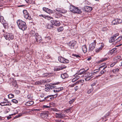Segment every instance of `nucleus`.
Masks as SVG:
<instances>
[{
	"label": "nucleus",
	"mask_w": 122,
	"mask_h": 122,
	"mask_svg": "<svg viewBox=\"0 0 122 122\" xmlns=\"http://www.w3.org/2000/svg\"><path fill=\"white\" fill-rule=\"evenodd\" d=\"M17 23L19 28L23 30H25L27 28V26L25 22L21 20H18L17 21Z\"/></svg>",
	"instance_id": "obj_1"
},
{
	"label": "nucleus",
	"mask_w": 122,
	"mask_h": 122,
	"mask_svg": "<svg viewBox=\"0 0 122 122\" xmlns=\"http://www.w3.org/2000/svg\"><path fill=\"white\" fill-rule=\"evenodd\" d=\"M69 9L71 12L73 13L80 14L81 12V9H79L78 8H76L72 5L70 6Z\"/></svg>",
	"instance_id": "obj_2"
},
{
	"label": "nucleus",
	"mask_w": 122,
	"mask_h": 122,
	"mask_svg": "<svg viewBox=\"0 0 122 122\" xmlns=\"http://www.w3.org/2000/svg\"><path fill=\"white\" fill-rule=\"evenodd\" d=\"M4 36L6 40H12L14 39V36L11 34L7 33L4 35Z\"/></svg>",
	"instance_id": "obj_3"
},
{
	"label": "nucleus",
	"mask_w": 122,
	"mask_h": 122,
	"mask_svg": "<svg viewBox=\"0 0 122 122\" xmlns=\"http://www.w3.org/2000/svg\"><path fill=\"white\" fill-rule=\"evenodd\" d=\"M93 73H86L84 75L85 76V79L86 81H88L92 78Z\"/></svg>",
	"instance_id": "obj_4"
},
{
	"label": "nucleus",
	"mask_w": 122,
	"mask_h": 122,
	"mask_svg": "<svg viewBox=\"0 0 122 122\" xmlns=\"http://www.w3.org/2000/svg\"><path fill=\"white\" fill-rule=\"evenodd\" d=\"M58 60L59 61L64 63H68L69 62V60L61 56L58 57Z\"/></svg>",
	"instance_id": "obj_5"
},
{
	"label": "nucleus",
	"mask_w": 122,
	"mask_h": 122,
	"mask_svg": "<svg viewBox=\"0 0 122 122\" xmlns=\"http://www.w3.org/2000/svg\"><path fill=\"white\" fill-rule=\"evenodd\" d=\"M96 42L95 41H94V42L92 43L90 45L88 51H92L95 47Z\"/></svg>",
	"instance_id": "obj_6"
},
{
	"label": "nucleus",
	"mask_w": 122,
	"mask_h": 122,
	"mask_svg": "<svg viewBox=\"0 0 122 122\" xmlns=\"http://www.w3.org/2000/svg\"><path fill=\"white\" fill-rule=\"evenodd\" d=\"M35 39L37 42L40 43L42 41V39L41 36L38 35V33H36L35 35Z\"/></svg>",
	"instance_id": "obj_7"
},
{
	"label": "nucleus",
	"mask_w": 122,
	"mask_h": 122,
	"mask_svg": "<svg viewBox=\"0 0 122 122\" xmlns=\"http://www.w3.org/2000/svg\"><path fill=\"white\" fill-rule=\"evenodd\" d=\"M122 22V20L121 19H117L113 20L112 21V24L114 25H117L120 23Z\"/></svg>",
	"instance_id": "obj_8"
},
{
	"label": "nucleus",
	"mask_w": 122,
	"mask_h": 122,
	"mask_svg": "<svg viewBox=\"0 0 122 122\" xmlns=\"http://www.w3.org/2000/svg\"><path fill=\"white\" fill-rule=\"evenodd\" d=\"M55 116L56 118H62L65 117V115L64 114L56 113Z\"/></svg>",
	"instance_id": "obj_9"
},
{
	"label": "nucleus",
	"mask_w": 122,
	"mask_h": 122,
	"mask_svg": "<svg viewBox=\"0 0 122 122\" xmlns=\"http://www.w3.org/2000/svg\"><path fill=\"white\" fill-rule=\"evenodd\" d=\"M51 22L52 23V25H55L56 26H59L60 25V23L59 21L54 20H51Z\"/></svg>",
	"instance_id": "obj_10"
},
{
	"label": "nucleus",
	"mask_w": 122,
	"mask_h": 122,
	"mask_svg": "<svg viewBox=\"0 0 122 122\" xmlns=\"http://www.w3.org/2000/svg\"><path fill=\"white\" fill-rule=\"evenodd\" d=\"M92 7L87 6H85L83 8V10L87 12L91 11L92 10Z\"/></svg>",
	"instance_id": "obj_11"
},
{
	"label": "nucleus",
	"mask_w": 122,
	"mask_h": 122,
	"mask_svg": "<svg viewBox=\"0 0 122 122\" xmlns=\"http://www.w3.org/2000/svg\"><path fill=\"white\" fill-rule=\"evenodd\" d=\"M23 12L24 14H25L24 16L25 18L28 19L29 20H30L31 17L29 16V14L27 12V11L26 10H24L23 11Z\"/></svg>",
	"instance_id": "obj_12"
},
{
	"label": "nucleus",
	"mask_w": 122,
	"mask_h": 122,
	"mask_svg": "<svg viewBox=\"0 0 122 122\" xmlns=\"http://www.w3.org/2000/svg\"><path fill=\"white\" fill-rule=\"evenodd\" d=\"M66 67V66H65L64 67L63 66H59L58 67H56L54 68V70L56 71H59L65 68Z\"/></svg>",
	"instance_id": "obj_13"
},
{
	"label": "nucleus",
	"mask_w": 122,
	"mask_h": 122,
	"mask_svg": "<svg viewBox=\"0 0 122 122\" xmlns=\"http://www.w3.org/2000/svg\"><path fill=\"white\" fill-rule=\"evenodd\" d=\"M56 10L57 11L62 13H66L67 12V11L60 8H57L56 9Z\"/></svg>",
	"instance_id": "obj_14"
},
{
	"label": "nucleus",
	"mask_w": 122,
	"mask_h": 122,
	"mask_svg": "<svg viewBox=\"0 0 122 122\" xmlns=\"http://www.w3.org/2000/svg\"><path fill=\"white\" fill-rule=\"evenodd\" d=\"M41 116L42 117L46 118L48 117L47 113L46 112H43L40 113Z\"/></svg>",
	"instance_id": "obj_15"
},
{
	"label": "nucleus",
	"mask_w": 122,
	"mask_h": 122,
	"mask_svg": "<svg viewBox=\"0 0 122 122\" xmlns=\"http://www.w3.org/2000/svg\"><path fill=\"white\" fill-rule=\"evenodd\" d=\"M104 70H102V71H100V74L99 75V76H101L102 75L104 74L105 73V72L107 71L108 69V68L107 66H105L104 67Z\"/></svg>",
	"instance_id": "obj_16"
},
{
	"label": "nucleus",
	"mask_w": 122,
	"mask_h": 122,
	"mask_svg": "<svg viewBox=\"0 0 122 122\" xmlns=\"http://www.w3.org/2000/svg\"><path fill=\"white\" fill-rule=\"evenodd\" d=\"M83 52L84 53H86L87 51V49L86 46L85 45L81 47Z\"/></svg>",
	"instance_id": "obj_17"
},
{
	"label": "nucleus",
	"mask_w": 122,
	"mask_h": 122,
	"mask_svg": "<svg viewBox=\"0 0 122 122\" xmlns=\"http://www.w3.org/2000/svg\"><path fill=\"white\" fill-rule=\"evenodd\" d=\"M68 77V75L66 73H64L61 74V77L63 79H65L67 78Z\"/></svg>",
	"instance_id": "obj_18"
},
{
	"label": "nucleus",
	"mask_w": 122,
	"mask_h": 122,
	"mask_svg": "<svg viewBox=\"0 0 122 122\" xmlns=\"http://www.w3.org/2000/svg\"><path fill=\"white\" fill-rule=\"evenodd\" d=\"M34 103V102L31 101L26 102V103L25 105L27 106H30L33 105Z\"/></svg>",
	"instance_id": "obj_19"
},
{
	"label": "nucleus",
	"mask_w": 122,
	"mask_h": 122,
	"mask_svg": "<svg viewBox=\"0 0 122 122\" xmlns=\"http://www.w3.org/2000/svg\"><path fill=\"white\" fill-rule=\"evenodd\" d=\"M87 70H85V69H81L79 71V73L80 75L84 74L86 72V71Z\"/></svg>",
	"instance_id": "obj_20"
},
{
	"label": "nucleus",
	"mask_w": 122,
	"mask_h": 122,
	"mask_svg": "<svg viewBox=\"0 0 122 122\" xmlns=\"http://www.w3.org/2000/svg\"><path fill=\"white\" fill-rule=\"evenodd\" d=\"M56 90H54L53 91L54 92H59L60 91L62 90L63 89V87H61V88H56Z\"/></svg>",
	"instance_id": "obj_21"
},
{
	"label": "nucleus",
	"mask_w": 122,
	"mask_h": 122,
	"mask_svg": "<svg viewBox=\"0 0 122 122\" xmlns=\"http://www.w3.org/2000/svg\"><path fill=\"white\" fill-rule=\"evenodd\" d=\"M103 47V45H101V47H99V48H97L96 50V52H99L100 50L102 49V48Z\"/></svg>",
	"instance_id": "obj_22"
},
{
	"label": "nucleus",
	"mask_w": 122,
	"mask_h": 122,
	"mask_svg": "<svg viewBox=\"0 0 122 122\" xmlns=\"http://www.w3.org/2000/svg\"><path fill=\"white\" fill-rule=\"evenodd\" d=\"M122 39V36H120L116 39V43L120 41Z\"/></svg>",
	"instance_id": "obj_23"
},
{
	"label": "nucleus",
	"mask_w": 122,
	"mask_h": 122,
	"mask_svg": "<svg viewBox=\"0 0 122 122\" xmlns=\"http://www.w3.org/2000/svg\"><path fill=\"white\" fill-rule=\"evenodd\" d=\"M116 42V39L113 36L109 40V42L110 43H112L113 42Z\"/></svg>",
	"instance_id": "obj_24"
},
{
	"label": "nucleus",
	"mask_w": 122,
	"mask_h": 122,
	"mask_svg": "<svg viewBox=\"0 0 122 122\" xmlns=\"http://www.w3.org/2000/svg\"><path fill=\"white\" fill-rule=\"evenodd\" d=\"M6 22V21H5L4 22H2V23L5 28H6V27H7L8 26V24Z\"/></svg>",
	"instance_id": "obj_25"
},
{
	"label": "nucleus",
	"mask_w": 122,
	"mask_h": 122,
	"mask_svg": "<svg viewBox=\"0 0 122 122\" xmlns=\"http://www.w3.org/2000/svg\"><path fill=\"white\" fill-rule=\"evenodd\" d=\"M52 96H54V95H49L47 97H45L44 98V99L43 100L44 101V100H46V101H48L49 100L48 99V98L50 97H51Z\"/></svg>",
	"instance_id": "obj_26"
},
{
	"label": "nucleus",
	"mask_w": 122,
	"mask_h": 122,
	"mask_svg": "<svg viewBox=\"0 0 122 122\" xmlns=\"http://www.w3.org/2000/svg\"><path fill=\"white\" fill-rule=\"evenodd\" d=\"M61 15L59 13H56L55 16L56 18H59L61 17Z\"/></svg>",
	"instance_id": "obj_27"
},
{
	"label": "nucleus",
	"mask_w": 122,
	"mask_h": 122,
	"mask_svg": "<svg viewBox=\"0 0 122 122\" xmlns=\"http://www.w3.org/2000/svg\"><path fill=\"white\" fill-rule=\"evenodd\" d=\"M107 59V58H102L101 60L98 61V63H100L106 60Z\"/></svg>",
	"instance_id": "obj_28"
},
{
	"label": "nucleus",
	"mask_w": 122,
	"mask_h": 122,
	"mask_svg": "<svg viewBox=\"0 0 122 122\" xmlns=\"http://www.w3.org/2000/svg\"><path fill=\"white\" fill-rule=\"evenodd\" d=\"M7 102H1L0 103V105L2 106H7L8 105V104H6Z\"/></svg>",
	"instance_id": "obj_29"
},
{
	"label": "nucleus",
	"mask_w": 122,
	"mask_h": 122,
	"mask_svg": "<svg viewBox=\"0 0 122 122\" xmlns=\"http://www.w3.org/2000/svg\"><path fill=\"white\" fill-rule=\"evenodd\" d=\"M59 83V82H58V83H54L53 84H50L51 85V89L52 88H55L56 87V86H52L55 85L56 84H58Z\"/></svg>",
	"instance_id": "obj_30"
},
{
	"label": "nucleus",
	"mask_w": 122,
	"mask_h": 122,
	"mask_svg": "<svg viewBox=\"0 0 122 122\" xmlns=\"http://www.w3.org/2000/svg\"><path fill=\"white\" fill-rule=\"evenodd\" d=\"M5 21L4 19V18L3 16H0V22L1 23H2V22H4Z\"/></svg>",
	"instance_id": "obj_31"
},
{
	"label": "nucleus",
	"mask_w": 122,
	"mask_h": 122,
	"mask_svg": "<svg viewBox=\"0 0 122 122\" xmlns=\"http://www.w3.org/2000/svg\"><path fill=\"white\" fill-rule=\"evenodd\" d=\"M46 12L50 14H52L53 13V11L52 10L48 9Z\"/></svg>",
	"instance_id": "obj_32"
},
{
	"label": "nucleus",
	"mask_w": 122,
	"mask_h": 122,
	"mask_svg": "<svg viewBox=\"0 0 122 122\" xmlns=\"http://www.w3.org/2000/svg\"><path fill=\"white\" fill-rule=\"evenodd\" d=\"M119 71V69L118 68H116L113 69L112 71V72L114 73H115Z\"/></svg>",
	"instance_id": "obj_33"
},
{
	"label": "nucleus",
	"mask_w": 122,
	"mask_h": 122,
	"mask_svg": "<svg viewBox=\"0 0 122 122\" xmlns=\"http://www.w3.org/2000/svg\"><path fill=\"white\" fill-rule=\"evenodd\" d=\"M63 27H59L57 29L58 32H61L63 30Z\"/></svg>",
	"instance_id": "obj_34"
},
{
	"label": "nucleus",
	"mask_w": 122,
	"mask_h": 122,
	"mask_svg": "<svg viewBox=\"0 0 122 122\" xmlns=\"http://www.w3.org/2000/svg\"><path fill=\"white\" fill-rule=\"evenodd\" d=\"M8 96L9 98H11L14 97V96L12 94H10L8 95Z\"/></svg>",
	"instance_id": "obj_35"
},
{
	"label": "nucleus",
	"mask_w": 122,
	"mask_h": 122,
	"mask_svg": "<svg viewBox=\"0 0 122 122\" xmlns=\"http://www.w3.org/2000/svg\"><path fill=\"white\" fill-rule=\"evenodd\" d=\"M53 25L52 24H48L47 25V28L48 29H51V28L53 27Z\"/></svg>",
	"instance_id": "obj_36"
},
{
	"label": "nucleus",
	"mask_w": 122,
	"mask_h": 122,
	"mask_svg": "<svg viewBox=\"0 0 122 122\" xmlns=\"http://www.w3.org/2000/svg\"><path fill=\"white\" fill-rule=\"evenodd\" d=\"M75 99L74 98L72 100L70 101L69 102V104H71L73 103V102L75 101Z\"/></svg>",
	"instance_id": "obj_37"
},
{
	"label": "nucleus",
	"mask_w": 122,
	"mask_h": 122,
	"mask_svg": "<svg viewBox=\"0 0 122 122\" xmlns=\"http://www.w3.org/2000/svg\"><path fill=\"white\" fill-rule=\"evenodd\" d=\"M22 115V114L21 113H20L19 114H18V115L15 116L14 118V119L17 118L18 117H21Z\"/></svg>",
	"instance_id": "obj_38"
},
{
	"label": "nucleus",
	"mask_w": 122,
	"mask_h": 122,
	"mask_svg": "<svg viewBox=\"0 0 122 122\" xmlns=\"http://www.w3.org/2000/svg\"><path fill=\"white\" fill-rule=\"evenodd\" d=\"M78 77L77 76L76 77H75L72 79V82H74L77 80L78 79Z\"/></svg>",
	"instance_id": "obj_39"
},
{
	"label": "nucleus",
	"mask_w": 122,
	"mask_h": 122,
	"mask_svg": "<svg viewBox=\"0 0 122 122\" xmlns=\"http://www.w3.org/2000/svg\"><path fill=\"white\" fill-rule=\"evenodd\" d=\"M79 81H77L75 83H74L73 84H72L71 85V87H73L74 86L78 84L79 83Z\"/></svg>",
	"instance_id": "obj_40"
},
{
	"label": "nucleus",
	"mask_w": 122,
	"mask_h": 122,
	"mask_svg": "<svg viewBox=\"0 0 122 122\" xmlns=\"http://www.w3.org/2000/svg\"><path fill=\"white\" fill-rule=\"evenodd\" d=\"M117 61L113 62L110 65V66L111 67H113L117 63Z\"/></svg>",
	"instance_id": "obj_41"
},
{
	"label": "nucleus",
	"mask_w": 122,
	"mask_h": 122,
	"mask_svg": "<svg viewBox=\"0 0 122 122\" xmlns=\"http://www.w3.org/2000/svg\"><path fill=\"white\" fill-rule=\"evenodd\" d=\"M49 105L50 106V107H52L53 106H54L55 105V103L53 102H50L49 103Z\"/></svg>",
	"instance_id": "obj_42"
},
{
	"label": "nucleus",
	"mask_w": 122,
	"mask_h": 122,
	"mask_svg": "<svg viewBox=\"0 0 122 122\" xmlns=\"http://www.w3.org/2000/svg\"><path fill=\"white\" fill-rule=\"evenodd\" d=\"M51 109L54 112H59V110H58L57 108H51Z\"/></svg>",
	"instance_id": "obj_43"
},
{
	"label": "nucleus",
	"mask_w": 122,
	"mask_h": 122,
	"mask_svg": "<svg viewBox=\"0 0 122 122\" xmlns=\"http://www.w3.org/2000/svg\"><path fill=\"white\" fill-rule=\"evenodd\" d=\"M71 47H74L76 45V43L75 42H71Z\"/></svg>",
	"instance_id": "obj_44"
},
{
	"label": "nucleus",
	"mask_w": 122,
	"mask_h": 122,
	"mask_svg": "<svg viewBox=\"0 0 122 122\" xmlns=\"http://www.w3.org/2000/svg\"><path fill=\"white\" fill-rule=\"evenodd\" d=\"M12 101L13 103H17L18 102V101L15 99H14L12 100Z\"/></svg>",
	"instance_id": "obj_45"
},
{
	"label": "nucleus",
	"mask_w": 122,
	"mask_h": 122,
	"mask_svg": "<svg viewBox=\"0 0 122 122\" xmlns=\"http://www.w3.org/2000/svg\"><path fill=\"white\" fill-rule=\"evenodd\" d=\"M116 48H114L112 49L111 51H110V53H112L114 52V51L116 50Z\"/></svg>",
	"instance_id": "obj_46"
},
{
	"label": "nucleus",
	"mask_w": 122,
	"mask_h": 122,
	"mask_svg": "<svg viewBox=\"0 0 122 122\" xmlns=\"http://www.w3.org/2000/svg\"><path fill=\"white\" fill-rule=\"evenodd\" d=\"M51 73H44L43 74V76L44 77H45V76H48V75H49V74H51Z\"/></svg>",
	"instance_id": "obj_47"
},
{
	"label": "nucleus",
	"mask_w": 122,
	"mask_h": 122,
	"mask_svg": "<svg viewBox=\"0 0 122 122\" xmlns=\"http://www.w3.org/2000/svg\"><path fill=\"white\" fill-rule=\"evenodd\" d=\"M43 10L47 12V10H48V8H46V7H44L43 8Z\"/></svg>",
	"instance_id": "obj_48"
},
{
	"label": "nucleus",
	"mask_w": 122,
	"mask_h": 122,
	"mask_svg": "<svg viewBox=\"0 0 122 122\" xmlns=\"http://www.w3.org/2000/svg\"><path fill=\"white\" fill-rule=\"evenodd\" d=\"M119 35V33H117L115 35H114L113 36V37L115 38V39Z\"/></svg>",
	"instance_id": "obj_49"
},
{
	"label": "nucleus",
	"mask_w": 122,
	"mask_h": 122,
	"mask_svg": "<svg viewBox=\"0 0 122 122\" xmlns=\"http://www.w3.org/2000/svg\"><path fill=\"white\" fill-rule=\"evenodd\" d=\"M41 81H38L35 83L36 84H38L39 85L41 84Z\"/></svg>",
	"instance_id": "obj_50"
},
{
	"label": "nucleus",
	"mask_w": 122,
	"mask_h": 122,
	"mask_svg": "<svg viewBox=\"0 0 122 122\" xmlns=\"http://www.w3.org/2000/svg\"><path fill=\"white\" fill-rule=\"evenodd\" d=\"M73 55L74 56H76L77 58L81 57L79 55L76 54H74Z\"/></svg>",
	"instance_id": "obj_51"
},
{
	"label": "nucleus",
	"mask_w": 122,
	"mask_h": 122,
	"mask_svg": "<svg viewBox=\"0 0 122 122\" xmlns=\"http://www.w3.org/2000/svg\"><path fill=\"white\" fill-rule=\"evenodd\" d=\"M39 16L40 17H42L43 18H46V16H45V15L42 14L39 15Z\"/></svg>",
	"instance_id": "obj_52"
},
{
	"label": "nucleus",
	"mask_w": 122,
	"mask_h": 122,
	"mask_svg": "<svg viewBox=\"0 0 122 122\" xmlns=\"http://www.w3.org/2000/svg\"><path fill=\"white\" fill-rule=\"evenodd\" d=\"M110 112H108L105 115V117H107V116H109L110 114Z\"/></svg>",
	"instance_id": "obj_53"
},
{
	"label": "nucleus",
	"mask_w": 122,
	"mask_h": 122,
	"mask_svg": "<svg viewBox=\"0 0 122 122\" xmlns=\"http://www.w3.org/2000/svg\"><path fill=\"white\" fill-rule=\"evenodd\" d=\"M30 3H31L32 4H35V0H31V1H30Z\"/></svg>",
	"instance_id": "obj_54"
},
{
	"label": "nucleus",
	"mask_w": 122,
	"mask_h": 122,
	"mask_svg": "<svg viewBox=\"0 0 122 122\" xmlns=\"http://www.w3.org/2000/svg\"><path fill=\"white\" fill-rule=\"evenodd\" d=\"M56 122H64L63 121H62L61 119L56 120Z\"/></svg>",
	"instance_id": "obj_55"
},
{
	"label": "nucleus",
	"mask_w": 122,
	"mask_h": 122,
	"mask_svg": "<svg viewBox=\"0 0 122 122\" xmlns=\"http://www.w3.org/2000/svg\"><path fill=\"white\" fill-rule=\"evenodd\" d=\"M45 90L46 91H48L50 90L49 89V88L47 87L45 88Z\"/></svg>",
	"instance_id": "obj_56"
},
{
	"label": "nucleus",
	"mask_w": 122,
	"mask_h": 122,
	"mask_svg": "<svg viewBox=\"0 0 122 122\" xmlns=\"http://www.w3.org/2000/svg\"><path fill=\"white\" fill-rule=\"evenodd\" d=\"M49 107H50L46 105H44L43 106V107L44 108H48Z\"/></svg>",
	"instance_id": "obj_57"
},
{
	"label": "nucleus",
	"mask_w": 122,
	"mask_h": 122,
	"mask_svg": "<svg viewBox=\"0 0 122 122\" xmlns=\"http://www.w3.org/2000/svg\"><path fill=\"white\" fill-rule=\"evenodd\" d=\"M104 64V65L101 66L99 67V68H103L104 67L106 66H105V65L106 64L105 63Z\"/></svg>",
	"instance_id": "obj_58"
},
{
	"label": "nucleus",
	"mask_w": 122,
	"mask_h": 122,
	"mask_svg": "<svg viewBox=\"0 0 122 122\" xmlns=\"http://www.w3.org/2000/svg\"><path fill=\"white\" fill-rule=\"evenodd\" d=\"M20 91L19 90H17L15 91V93L16 94H18L20 93Z\"/></svg>",
	"instance_id": "obj_59"
},
{
	"label": "nucleus",
	"mask_w": 122,
	"mask_h": 122,
	"mask_svg": "<svg viewBox=\"0 0 122 122\" xmlns=\"http://www.w3.org/2000/svg\"><path fill=\"white\" fill-rule=\"evenodd\" d=\"M48 86V85H47V86H48V87L49 88V89L50 90L51 89V85L50 84H49Z\"/></svg>",
	"instance_id": "obj_60"
},
{
	"label": "nucleus",
	"mask_w": 122,
	"mask_h": 122,
	"mask_svg": "<svg viewBox=\"0 0 122 122\" xmlns=\"http://www.w3.org/2000/svg\"><path fill=\"white\" fill-rule=\"evenodd\" d=\"M46 17H47V16H46ZM47 19L48 20H50V19H53V18L52 17H50V16H47Z\"/></svg>",
	"instance_id": "obj_61"
},
{
	"label": "nucleus",
	"mask_w": 122,
	"mask_h": 122,
	"mask_svg": "<svg viewBox=\"0 0 122 122\" xmlns=\"http://www.w3.org/2000/svg\"><path fill=\"white\" fill-rule=\"evenodd\" d=\"M40 109H33L32 110V111H40Z\"/></svg>",
	"instance_id": "obj_62"
},
{
	"label": "nucleus",
	"mask_w": 122,
	"mask_h": 122,
	"mask_svg": "<svg viewBox=\"0 0 122 122\" xmlns=\"http://www.w3.org/2000/svg\"><path fill=\"white\" fill-rule=\"evenodd\" d=\"M78 86H76L75 87V91H77L78 89Z\"/></svg>",
	"instance_id": "obj_63"
},
{
	"label": "nucleus",
	"mask_w": 122,
	"mask_h": 122,
	"mask_svg": "<svg viewBox=\"0 0 122 122\" xmlns=\"http://www.w3.org/2000/svg\"><path fill=\"white\" fill-rule=\"evenodd\" d=\"M65 111L66 112V113H68L70 112V111H69L68 110V109H66L65 110Z\"/></svg>",
	"instance_id": "obj_64"
}]
</instances>
